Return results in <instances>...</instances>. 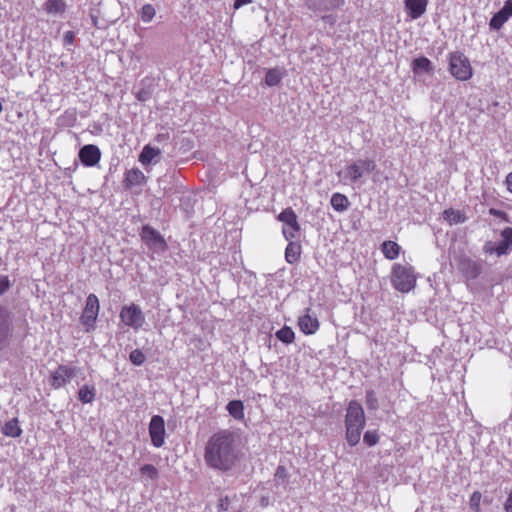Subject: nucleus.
<instances>
[{"mask_svg": "<svg viewBox=\"0 0 512 512\" xmlns=\"http://www.w3.org/2000/svg\"><path fill=\"white\" fill-rule=\"evenodd\" d=\"M238 459V449L235 435L222 430L213 434L206 443L204 460L215 470L228 471Z\"/></svg>", "mask_w": 512, "mask_h": 512, "instance_id": "nucleus-1", "label": "nucleus"}, {"mask_svg": "<svg viewBox=\"0 0 512 512\" xmlns=\"http://www.w3.org/2000/svg\"><path fill=\"white\" fill-rule=\"evenodd\" d=\"M344 422L346 441L350 446L357 445L366 424L364 409L358 401L349 402Z\"/></svg>", "mask_w": 512, "mask_h": 512, "instance_id": "nucleus-2", "label": "nucleus"}, {"mask_svg": "<svg viewBox=\"0 0 512 512\" xmlns=\"http://www.w3.org/2000/svg\"><path fill=\"white\" fill-rule=\"evenodd\" d=\"M376 169V163L372 159H357L349 163L337 175L344 184L359 183L361 178Z\"/></svg>", "mask_w": 512, "mask_h": 512, "instance_id": "nucleus-3", "label": "nucleus"}, {"mask_svg": "<svg viewBox=\"0 0 512 512\" xmlns=\"http://www.w3.org/2000/svg\"><path fill=\"white\" fill-rule=\"evenodd\" d=\"M391 282L393 287L402 292L411 291L416 285V277L411 267L395 264L392 269Z\"/></svg>", "mask_w": 512, "mask_h": 512, "instance_id": "nucleus-4", "label": "nucleus"}, {"mask_svg": "<svg viewBox=\"0 0 512 512\" xmlns=\"http://www.w3.org/2000/svg\"><path fill=\"white\" fill-rule=\"evenodd\" d=\"M449 72L460 81L470 79L473 74L468 58L459 51L449 54Z\"/></svg>", "mask_w": 512, "mask_h": 512, "instance_id": "nucleus-5", "label": "nucleus"}, {"mask_svg": "<svg viewBox=\"0 0 512 512\" xmlns=\"http://www.w3.org/2000/svg\"><path fill=\"white\" fill-rule=\"evenodd\" d=\"M119 317L125 326L135 331L142 329L146 323L144 312L134 303L124 305L120 310Z\"/></svg>", "mask_w": 512, "mask_h": 512, "instance_id": "nucleus-6", "label": "nucleus"}, {"mask_svg": "<svg viewBox=\"0 0 512 512\" xmlns=\"http://www.w3.org/2000/svg\"><path fill=\"white\" fill-rule=\"evenodd\" d=\"M78 372V368L74 365H59L50 373V385L54 389H60L69 383Z\"/></svg>", "mask_w": 512, "mask_h": 512, "instance_id": "nucleus-7", "label": "nucleus"}, {"mask_svg": "<svg viewBox=\"0 0 512 512\" xmlns=\"http://www.w3.org/2000/svg\"><path fill=\"white\" fill-rule=\"evenodd\" d=\"M100 310L99 300L95 294H89L86 298V304L81 315L80 321L86 331L94 329L95 321Z\"/></svg>", "mask_w": 512, "mask_h": 512, "instance_id": "nucleus-8", "label": "nucleus"}, {"mask_svg": "<svg viewBox=\"0 0 512 512\" xmlns=\"http://www.w3.org/2000/svg\"><path fill=\"white\" fill-rule=\"evenodd\" d=\"M278 219L283 222L282 233L285 239L292 240L296 238L300 227L295 212L291 208H287L279 214Z\"/></svg>", "mask_w": 512, "mask_h": 512, "instance_id": "nucleus-9", "label": "nucleus"}, {"mask_svg": "<svg viewBox=\"0 0 512 512\" xmlns=\"http://www.w3.org/2000/svg\"><path fill=\"white\" fill-rule=\"evenodd\" d=\"M12 332L11 312L6 307L0 305V350L8 346Z\"/></svg>", "mask_w": 512, "mask_h": 512, "instance_id": "nucleus-10", "label": "nucleus"}, {"mask_svg": "<svg viewBox=\"0 0 512 512\" xmlns=\"http://www.w3.org/2000/svg\"><path fill=\"white\" fill-rule=\"evenodd\" d=\"M165 421L163 417L154 415L149 423V435L154 447H161L165 442Z\"/></svg>", "mask_w": 512, "mask_h": 512, "instance_id": "nucleus-11", "label": "nucleus"}, {"mask_svg": "<svg viewBox=\"0 0 512 512\" xmlns=\"http://www.w3.org/2000/svg\"><path fill=\"white\" fill-rule=\"evenodd\" d=\"M501 240L495 246H486L485 251L497 256L506 255L512 250V227H506L501 232Z\"/></svg>", "mask_w": 512, "mask_h": 512, "instance_id": "nucleus-12", "label": "nucleus"}, {"mask_svg": "<svg viewBox=\"0 0 512 512\" xmlns=\"http://www.w3.org/2000/svg\"><path fill=\"white\" fill-rule=\"evenodd\" d=\"M101 158L100 149L93 144L84 145L79 151V159L86 167L97 165Z\"/></svg>", "mask_w": 512, "mask_h": 512, "instance_id": "nucleus-13", "label": "nucleus"}, {"mask_svg": "<svg viewBox=\"0 0 512 512\" xmlns=\"http://www.w3.org/2000/svg\"><path fill=\"white\" fill-rule=\"evenodd\" d=\"M512 17V0H506L504 6L493 15L489 22L490 29L499 30Z\"/></svg>", "mask_w": 512, "mask_h": 512, "instance_id": "nucleus-14", "label": "nucleus"}, {"mask_svg": "<svg viewBox=\"0 0 512 512\" xmlns=\"http://www.w3.org/2000/svg\"><path fill=\"white\" fill-rule=\"evenodd\" d=\"M141 238L151 248L164 249L165 247V241L163 237L151 226H143L141 231Z\"/></svg>", "mask_w": 512, "mask_h": 512, "instance_id": "nucleus-15", "label": "nucleus"}, {"mask_svg": "<svg viewBox=\"0 0 512 512\" xmlns=\"http://www.w3.org/2000/svg\"><path fill=\"white\" fill-rule=\"evenodd\" d=\"M345 0H305L308 9L314 12H328L340 8Z\"/></svg>", "mask_w": 512, "mask_h": 512, "instance_id": "nucleus-16", "label": "nucleus"}, {"mask_svg": "<svg viewBox=\"0 0 512 512\" xmlns=\"http://www.w3.org/2000/svg\"><path fill=\"white\" fill-rule=\"evenodd\" d=\"M310 309H306V313L298 318V326L306 335L315 334L320 327L317 317L310 315Z\"/></svg>", "mask_w": 512, "mask_h": 512, "instance_id": "nucleus-17", "label": "nucleus"}, {"mask_svg": "<svg viewBox=\"0 0 512 512\" xmlns=\"http://www.w3.org/2000/svg\"><path fill=\"white\" fill-rule=\"evenodd\" d=\"M404 5L408 16L416 20L426 12L428 0H405Z\"/></svg>", "mask_w": 512, "mask_h": 512, "instance_id": "nucleus-18", "label": "nucleus"}, {"mask_svg": "<svg viewBox=\"0 0 512 512\" xmlns=\"http://www.w3.org/2000/svg\"><path fill=\"white\" fill-rule=\"evenodd\" d=\"M160 156L161 150L148 144L143 147L138 160L143 166H148L150 164L158 163L160 161Z\"/></svg>", "mask_w": 512, "mask_h": 512, "instance_id": "nucleus-19", "label": "nucleus"}, {"mask_svg": "<svg viewBox=\"0 0 512 512\" xmlns=\"http://www.w3.org/2000/svg\"><path fill=\"white\" fill-rule=\"evenodd\" d=\"M458 268L467 279H475L481 272L480 264L468 258H462Z\"/></svg>", "mask_w": 512, "mask_h": 512, "instance_id": "nucleus-20", "label": "nucleus"}, {"mask_svg": "<svg viewBox=\"0 0 512 512\" xmlns=\"http://www.w3.org/2000/svg\"><path fill=\"white\" fill-rule=\"evenodd\" d=\"M146 182V177L144 173L138 168H134L128 170L125 173L124 184L127 188H131L133 186H139Z\"/></svg>", "mask_w": 512, "mask_h": 512, "instance_id": "nucleus-21", "label": "nucleus"}, {"mask_svg": "<svg viewBox=\"0 0 512 512\" xmlns=\"http://www.w3.org/2000/svg\"><path fill=\"white\" fill-rule=\"evenodd\" d=\"M412 70L415 74L426 72L431 74L433 72L432 62L426 57L415 58L412 62Z\"/></svg>", "mask_w": 512, "mask_h": 512, "instance_id": "nucleus-22", "label": "nucleus"}, {"mask_svg": "<svg viewBox=\"0 0 512 512\" xmlns=\"http://www.w3.org/2000/svg\"><path fill=\"white\" fill-rule=\"evenodd\" d=\"M330 203L333 209L337 212H343L349 207L348 198L341 193H334L331 197Z\"/></svg>", "mask_w": 512, "mask_h": 512, "instance_id": "nucleus-23", "label": "nucleus"}, {"mask_svg": "<svg viewBox=\"0 0 512 512\" xmlns=\"http://www.w3.org/2000/svg\"><path fill=\"white\" fill-rule=\"evenodd\" d=\"M443 218L450 224L455 225L459 223H464L466 221L465 215L459 211L454 209H446L443 212Z\"/></svg>", "mask_w": 512, "mask_h": 512, "instance_id": "nucleus-24", "label": "nucleus"}, {"mask_svg": "<svg viewBox=\"0 0 512 512\" xmlns=\"http://www.w3.org/2000/svg\"><path fill=\"white\" fill-rule=\"evenodd\" d=\"M227 411L236 420L244 418V405L240 400H232L227 404Z\"/></svg>", "mask_w": 512, "mask_h": 512, "instance_id": "nucleus-25", "label": "nucleus"}, {"mask_svg": "<svg viewBox=\"0 0 512 512\" xmlns=\"http://www.w3.org/2000/svg\"><path fill=\"white\" fill-rule=\"evenodd\" d=\"M283 78V72L279 68L268 69L265 75V84L269 87L278 85Z\"/></svg>", "mask_w": 512, "mask_h": 512, "instance_id": "nucleus-26", "label": "nucleus"}, {"mask_svg": "<svg viewBox=\"0 0 512 512\" xmlns=\"http://www.w3.org/2000/svg\"><path fill=\"white\" fill-rule=\"evenodd\" d=\"M382 252L387 259L394 260L399 256L400 246L394 241H385L382 244Z\"/></svg>", "mask_w": 512, "mask_h": 512, "instance_id": "nucleus-27", "label": "nucleus"}, {"mask_svg": "<svg viewBox=\"0 0 512 512\" xmlns=\"http://www.w3.org/2000/svg\"><path fill=\"white\" fill-rule=\"evenodd\" d=\"M21 432L22 430L16 418L6 422L2 428V433L8 437H18L20 436Z\"/></svg>", "mask_w": 512, "mask_h": 512, "instance_id": "nucleus-28", "label": "nucleus"}, {"mask_svg": "<svg viewBox=\"0 0 512 512\" xmlns=\"http://www.w3.org/2000/svg\"><path fill=\"white\" fill-rule=\"evenodd\" d=\"M96 391L92 386L84 385L79 389L78 399L84 404L91 403L95 399Z\"/></svg>", "mask_w": 512, "mask_h": 512, "instance_id": "nucleus-29", "label": "nucleus"}, {"mask_svg": "<svg viewBox=\"0 0 512 512\" xmlns=\"http://www.w3.org/2000/svg\"><path fill=\"white\" fill-rule=\"evenodd\" d=\"M45 10L48 14H62L65 11V3L62 0H47Z\"/></svg>", "mask_w": 512, "mask_h": 512, "instance_id": "nucleus-30", "label": "nucleus"}, {"mask_svg": "<svg viewBox=\"0 0 512 512\" xmlns=\"http://www.w3.org/2000/svg\"><path fill=\"white\" fill-rule=\"evenodd\" d=\"M275 335L278 340H280L281 342H283L285 344H291L295 339L294 331L288 326H284L281 329H279L275 333Z\"/></svg>", "mask_w": 512, "mask_h": 512, "instance_id": "nucleus-31", "label": "nucleus"}, {"mask_svg": "<svg viewBox=\"0 0 512 512\" xmlns=\"http://www.w3.org/2000/svg\"><path fill=\"white\" fill-rule=\"evenodd\" d=\"M299 255L300 247L297 244L290 242L285 250L286 261L290 264L295 263L298 260Z\"/></svg>", "mask_w": 512, "mask_h": 512, "instance_id": "nucleus-32", "label": "nucleus"}, {"mask_svg": "<svg viewBox=\"0 0 512 512\" xmlns=\"http://www.w3.org/2000/svg\"><path fill=\"white\" fill-rule=\"evenodd\" d=\"M156 14L155 8L151 4H145L141 9V19L145 23H149L152 21Z\"/></svg>", "mask_w": 512, "mask_h": 512, "instance_id": "nucleus-33", "label": "nucleus"}, {"mask_svg": "<svg viewBox=\"0 0 512 512\" xmlns=\"http://www.w3.org/2000/svg\"><path fill=\"white\" fill-rule=\"evenodd\" d=\"M140 473L144 478L155 480L158 477V470L151 464H145L140 468Z\"/></svg>", "mask_w": 512, "mask_h": 512, "instance_id": "nucleus-34", "label": "nucleus"}, {"mask_svg": "<svg viewBox=\"0 0 512 512\" xmlns=\"http://www.w3.org/2000/svg\"><path fill=\"white\" fill-rule=\"evenodd\" d=\"M363 441L366 445H368L370 447L376 445L379 441V435H378L377 431L376 430H367L364 433Z\"/></svg>", "mask_w": 512, "mask_h": 512, "instance_id": "nucleus-35", "label": "nucleus"}, {"mask_svg": "<svg viewBox=\"0 0 512 512\" xmlns=\"http://www.w3.org/2000/svg\"><path fill=\"white\" fill-rule=\"evenodd\" d=\"M366 405L370 410H377L379 407L377 396L373 390L366 392Z\"/></svg>", "mask_w": 512, "mask_h": 512, "instance_id": "nucleus-36", "label": "nucleus"}, {"mask_svg": "<svg viewBox=\"0 0 512 512\" xmlns=\"http://www.w3.org/2000/svg\"><path fill=\"white\" fill-rule=\"evenodd\" d=\"M129 359L134 365L140 366L145 361V355L141 350L135 349L130 353Z\"/></svg>", "mask_w": 512, "mask_h": 512, "instance_id": "nucleus-37", "label": "nucleus"}, {"mask_svg": "<svg viewBox=\"0 0 512 512\" xmlns=\"http://www.w3.org/2000/svg\"><path fill=\"white\" fill-rule=\"evenodd\" d=\"M489 214L494 216V217L501 218L505 222L509 221L507 214L505 212L501 211V210H498V209H495V208H490L489 209Z\"/></svg>", "mask_w": 512, "mask_h": 512, "instance_id": "nucleus-38", "label": "nucleus"}, {"mask_svg": "<svg viewBox=\"0 0 512 512\" xmlns=\"http://www.w3.org/2000/svg\"><path fill=\"white\" fill-rule=\"evenodd\" d=\"M10 287V281L7 276L0 277V295L4 294Z\"/></svg>", "mask_w": 512, "mask_h": 512, "instance_id": "nucleus-39", "label": "nucleus"}, {"mask_svg": "<svg viewBox=\"0 0 512 512\" xmlns=\"http://www.w3.org/2000/svg\"><path fill=\"white\" fill-rule=\"evenodd\" d=\"M288 477V473H287V470L284 466H279L277 469H276V472H275V478L277 480H286Z\"/></svg>", "mask_w": 512, "mask_h": 512, "instance_id": "nucleus-40", "label": "nucleus"}, {"mask_svg": "<svg viewBox=\"0 0 512 512\" xmlns=\"http://www.w3.org/2000/svg\"><path fill=\"white\" fill-rule=\"evenodd\" d=\"M75 39V33L72 31L65 32L63 36V42L65 46L73 45Z\"/></svg>", "mask_w": 512, "mask_h": 512, "instance_id": "nucleus-41", "label": "nucleus"}, {"mask_svg": "<svg viewBox=\"0 0 512 512\" xmlns=\"http://www.w3.org/2000/svg\"><path fill=\"white\" fill-rule=\"evenodd\" d=\"M480 500H481V493L478 491H475L472 494L471 499H470L471 506L472 507L475 506L478 508Z\"/></svg>", "mask_w": 512, "mask_h": 512, "instance_id": "nucleus-42", "label": "nucleus"}, {"mask_svg": "<svg viewBox=\"0 0 512 512\" xmlns=\"http://www.w3.org/2000/svg\"><path fill=\"white\" fill-rule=\"evenodd\" d=\"M150 92L144 89H141L137 92L136 97L139 101H146L150 98Z\"/></svg>", "mask_w": 512, "mask_h": 512, "instance_id": "nucleus-43", "label": "nucleus"}, {"mask_svg": "<svg viewBox=\"0 0 512 512\" xmlns=\"http://www.w3.org/2000/svg\"><path fill=\"white\" fill-rule=\"evenodd\" d=\"M505 512H512V492L509 494L505 505H504Z\"/></svg>", "mask_w": 512, "mask_h": 512, "instance_id": "nucleus-44", "label": "nucleus"}, {"mask_svg": "<svg viewBox=\"0 0 512 512\" xmlns=\"http://www.w3.org/2000/svg\"><path fill=\"white\" fill-rule=\"evenodd\" d=\"M251 2H252V0H235L234 1V9L237 10V9L241 8L242 6L247 5Z\"/></svg>", "mask_w": 512, "mask_h": 512, "instance_id": "nucleus-45", "label": "nucleus"}, {"mask_svg": "<svg viewBox=\"0 0 512 512\" xmlns=\"http://www.w3.org/2000/svg\"><path fill=\"white\" fill-rule=\"evenodd\" d=\"M506 185L509 192L512 193V172L506 177Z\"/></svg>", "mask_w": 512, "mask_h": 512, "instance_id": "nucleus-46", "label": "nucleus"}, {"mask_svg": "<svg viewBox=\"0 0 512 512\" xmlns=\"http://www.w3.org/2000/svg\"><path fill=\"white\" fill-rule=\"evenodd\" d=\"M324 20H329V21H332V17L331 16H324L323 17Z\"/></svg>", "mask_w": 512, "mask_h": 512, "instance_id": "nucleus-47", "label": "nucleus"}]
</instances>
